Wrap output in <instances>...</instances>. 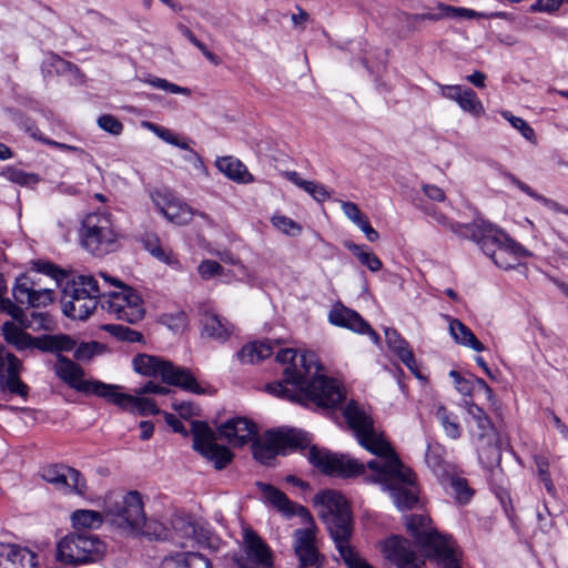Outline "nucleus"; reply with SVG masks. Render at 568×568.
<instances>
[{
    "mask_svg": "<svg viewBox=\"0 0 568 568\" xmlns=\"http://www.w3.org/2000/svg\"><path fill=\"white\" fill-rule=\"evenodd\" d=\"M95 347L97 343L82 344L75 349L74 357L79 361H88L94 355Z\"/></svg>",
    "mask_w": 568,
    "mask_h": 568,
    "instance_id": "obj_62",
    "label": "nucleus"
},
{
    "mask_svg": "<svg viewBox=\"0 0 568 568\" xmlns=\"http://www.w3.org/2000/svg\"><path fill=\"white\" fill-rule=\"evenodd\" d=\"M276 362L283 366V377L265 386L271 395L298 404L313 402L323 407H335L345 398L339 382L322 373L323 366L314 352L283 348L277 352Z\"/></svg>",
    "mask_w": 568,
    "mask_h": 568,
    "instance_id": "obj_2",
    "label": "nucleus"
},
{
    "mask_svg": "<svg viewBox=\"0 0 568 568\" xmlns=\"http://www.w3.org/2000/svg\"><path fill=\"white\" fill-rule=\"evenodd\" d=\"M449 376L454 379L455 387L462 395H470L473 384L469 379L462 377L457 371H450Z\"/></svg>",
    "mask_w": 568,
    "mask_h": 568,
    "instance_id": "obj_59",
    "label": "nucleus"
},
{
    "mask_svg": "<svg viewBox=\"0 0 568 568\" xmlns=\"http://www.w3.org/2000/svg\"><path fill=\"white\" fill-rule=\"evenodd\" d=\"M1 176L20 186L34 187L39 182V176L34 173L26 172L21 169L7 166L2 170Z\"/></svg>",
    "mask_w": 568,
    "mask_h": 568,
    "instance_id": "obj_43",
    "label": "nucleus"
},
{
    "mask_svg": "<svg viewBox=\"0 0 568 568\" xmlns=\"http://www.w3.org/2000/svg\"><path fill=\"white\" fill-rule=\"evenodd\" d=\"M436 419L444 429V433L450 439H458L462 436V426L458 416L449 412L445 406L438 405L434 413Z\"/></svg>",
    "mask_w": 568,
    "mask_h": 568,
    "instance_id": "obj_42",
    "label": "nucleus"
},
{
    "mask_svg": "<svg viewBox=\"0 0 568 568\" xmlns=\"http://www.w3.org/2000/svg\"><path fill=\"white\" fill-rule=\"evenodd\" d=\"M466 412L470 418V435L476 446L479 462L494 474L499 473L501 449L498 434L484 409L473 402H465Z\"/></svg>",
    "mask_w": 568,
    "mask_h": 568,
    "instance_id": "obj_9",
    "label": "nucleus"
},
{
    "mask_svg": "<svg viewBox=\"0 0 568 568\" xmlns=\"http://www.w3.org/2000/svg\"><path fill=\"white\" fill-rule=\"evenodd\" d=\"M272 225L287 236H297L302 232V226L285 215L276 214L271 217Z\"/></svg>",
    "mask_w": 568,
    "mask_h": 568,
    "instance_id": "obj_51",
    "label": "nucleus"
},
{
    "mask_svg": "<svg viewBox=\"0 0 568 568\" xmlns=\"http://www.w3.org/2000/svg\"><path fill=\"white\" fill-rule=\"evenodd\" d=\"M327 321L333 326L345 328L359 335H367L375 345H379L381 343L378 334L372 328L369 323L356 311L346 307L341 302H336L332 305Z\"/></svg>",
    "mask_w": 568,
    "mask_h": 568,
    "instance_id": "obj_22",
    "label": "nucleus"
},
{
    "mask_svg": "<svg viewBox=\"0 0 568 568\" xmlns=\"http://www.w3.org/2000/svg\"><path fill=\"white\" fill-rule=\"evenodd\" d=\"M142 126L154 133L159 139L166 142L168 144L174 145L182 150H189V143L185 140H181L179 135H176L171 130L149 121H143Z\"/></svg>",
    "mask_w": 568,
    "mask_h": 568,
    "instance_id": "obj_45",
    "label": "nucleus"
},
{
    "mask_svg": "<svg viewBox=\"0 0 568 568\" xmlns=\"http://www.w3.org/2000/svg\"><path fill=\"white\" fill-rule=\"evenodd\" d=\"M201 323L202 334L220 343L226 342L233 333V325L213 312L204 313Z\"/></svg>",
    "mask_w": 568,
    "mask_h": 568,
    "instance_id": "obj_33",
    "label": "nucleus"
},
{
    "mask_svg": "<svg viewBox=\"0 0 568 568\" xmlns=\"http://www.w3.org/2000/svg\"><path fill=\"white\" fill-rule=\"evenodd\" d=\"M0 568H53V562L43 550L0 542Z\"/></svg>",
    "mask_w": 568,
    "mask_h": 568,
    "instance_id": "obj_20",
    "label": "nucleus"
},
{
    "mask_svg": "<svg viewBox=\"0 0 568 568\" xmlns=\"http://www.w3.org/2000/svg\"><path fill=\"white\" fill-rule=\"evenodd\" d=\"M423 191L427 197L434 201L443 202L445 200V193L444 191L432 184H426L423 186Z\"/></svg>",
    "mask_w": 568,
    "mask_h": 568,
    "instance_id": "obj_64",
    "label": "nucleus"
},
{
    "mask_svg": "<svg viewBox=\"0 0 568 568\" xmlns=\"http://www.w3.org/2000/svg\"><path fill=\"white\" fill-rule=\"evenodd\" d=\"M301 521L305 527L296 529L293 534V549L300 562L298 567L320 568L323 557L320 554L314 519L310 514V519H301Z\"/></svg>",
    "mask_w": 568,
    "mask_h": 568,
    "instance_id": "obj_16",
    "label": "nucleus"
},
{
    "mask_svg": "<svg viewBox=\"0 0 568 568\" xmlns=\"http://www.w3.org/2000/svg\"><path fill=\"white\" fill-rule=\"evenodd\" d=\"M538 475L548 493L554 494L555 488L548 471V463L545 459L537 460Z\"/></svg>",
    "mask_w": 568,
    "mask_h": 568,
    "instance_id": "obj_58",
    "label": "nucleus"
},
{
    "mask_svg": "<svg viewBox=\"0 0 568 568\" xmlns=\"http://www.w3.org/2000/svg\"><path fill=\"white\" fill-rule=\"evenodd\" d=\"M42 70L48 74L79 73V69L75 65L53 53H49L45 57L42 63Z\"/></svg>",
    "mask_w": 568,
    "mask_h": 568,
    "instance_id": "obj_44",
    "label": "nucleus"
},
{
    "mask_svg": "<svg viewBox=\"0 0 568 568\" xmlns=\"http://www.w3.org/2000/svg\"><path fill=\"white\" fill-rule=\"evenodd\" d=\"M171 529L155 519L143 518V524L133 535H142L154 540H171L176 546L213 548L217 538L211 531L206 523L192 520L185 516H174L171 520Z\"/></svg>",
    "mask_w": 568,
    "mask_h": 568,
    "instance_id": "obj_3",
    "label": "nucleus"
},
{
    "mask_svg": "<svg viewBox=\"0 0 568 568\" xmlns=\"http://www.w3.org/2000/svg\"><path fill=\"white\" fill-rule=\"evenodd\" d=\"M2 333L4 339L13 345L18 351H26L38 348L40 349L41 338H33L31 335L26 333L23 329L18 327L12 322H6L2 325Z\"/></svg>",
    "mask_w": 568,
    "mask_h": 568,
    "instance_id": "obj_36",
    "label": "nucleus"
},
{
    "mask_svg": "<svg viewBox=\"0 0 568 568\" xmlns=\"http://www.w3.org/2000/svg\"><path fill=\"white\" fill-rule=\"evenodd\" d=\"M344 215L355 226H357L369 242H376L379 239L378 232L371 225L368 216L363 213L359 206L351 201H337Z\"/></svg>",
    "mask_w": 568,
    "mask_h": 568,
    "instance_id": "obj_34",
    "label": "nucleus"
},
{
    "mask_svg": "<svg viewBox=\"0 0 568 568\" xmlns=\"http://www.w3.org/2000/svg\"><path fill=\"white\" fill-rule=\"evenodd\" d=\"M102 300V284L92 275H79L63 288L62 312L69 318L84 321Z\"/></svg>",
    "mask_w": 568,
    "mask_h": 568,
    "instance_id": "obj_10",
    "label": "nucleus"
},
{
    "mask_svg": "<svg viewBox=\"0 0 568 568\" xmlns=\"http://www.w3.org/2000/svg\"><path fill=\"white\" fill-rule=\"evenodd\" d=\"M449 487L455 495V498L460 504H466L470 500L474 491L468 486L466 479L458 476H448Z\"/></svg>",
    "mask_w": 568,
    "mask_h": 568,
    "instance_id": "obj_50",
    "label": "nucleus"
},
{
    "mask_svg": "<svg viewBox=\"0 0 568 568\" xmlns=\"http://www.w3.org/2000/svg\"><path fill=\"white\" fill-rule=\"evenodd\" d=\"M236 562L242 568H271L273 565L271 548L250 527L242 530L241 555Z\"/></svg>",
    "mask_w": 568,
    "mask_h": 568,
    "instance_id": "obj_17",
    "label": "nucleus"
},
{
    "mask_svg": "<svg viewBox=\"0 0 568 568\" xmlns=\"http://www.w3.org/2000/svg\"><path fill=\"white\" fill-rule=\"evenodd\" d=\"M144 81L148 84H150L151 87L162 90V91H165V92H170L173 94H182V95H186V97L191 95V90L189 88L178 85V84L172 83L163 78L149 77Z\"/></svg>",
    "mask_w": 568,
    "mask_h": 568,
    "instance_id": "obj_52",
    "label": "nucleus"
},
{
    "mask_svg": "<svg viewBox=\"0 0 568 568\" xmlns=\"http://www.w3.org/2000/svg\"><path fill=\"white\" fill-rule=\"evenodd\" d=\"M41 477L65 494H75L80 497L88 495V485L83 475L64 465H49L42 468Z\"/></svg>",
    "mask_w": 568,
    "mask_h": 568,
    "instance_id": "obj_21",
    "label": "nucleus"
},
{
    "mask_svg": "<svg viewBox=\"0 0 568 568\" xmlns=\"http://www.w3.org/2000/svg\"><path fill=\"white\" fill-rule=\"evenodd\" d=\"M438 9H439L438 13L427 12V13L422 14L420 17L423 19H428V20H438L443 16H449L452 13H457L458 12V13H462V14H468L470 12L469 10H466V9H462V8L457 9V8H452V7L444 6V4H439Z\"/></svg>",
    "mask_w": 568,
    "mask_h": 568,
    "instance_id": "obj_57",
    "label": "nucleus"
},
{
    "mask_svg": "<svg viewBox=\"0 0 568 568\" xmlns=\"http://www.w3.org/2000/svg\"><path fill=\"white\" fill-rule=\"evenodd\" d=\"M106 519L126 534H134L143 524L144 501L142 495L131 490L105 505Z\"/></svg>",
    "mask_w": 568,
    "mask_h": 568,
    "instance_id": "obj_15",
    "label": "nucleus"
},
{
    "mask_svg": "<svg viewBox=\"0 0 568 568\" xmlns=\"http://www.w3.org/2000/svg\"><path fill=\"white\" fill-rule=\"evenodd\" d=\"M103 398L132 414L148 416L160 413L154 400L135 390L134 394L123 393L122 386L120 385L109 384V388L105 390Z\"/></svg>",
    "mask_w": 568,
    "mask_h": 568,
    "instance_id": "obj_23",
    "label": "nucleus"
},
{
    "mask_svg": "<svg viewBox=\"0 0 568 568\" xmlns=\"http://www.w3.org/2000/svg\"><path fill=\"white\" fill-rule=\"evenodd\" d=\"M446 318L448 321L449 334L455 343L468 347L478 353L485 351L484 344L463 322L450 316H447Z\"/></svg>",
    "mask_w": 568,
    "mask_h": 568,
    "instance_id": "obj_35",
    "label": "nucleus"
},
{
    "mask_svg": "<svg viewBox=\"0 0 568 568\" xmlns=\"http://www.w3.org/2000/svg\"><path fill=\"white\" fill-rule=\"evenodd\" d=\"M214 164L223 175L237 184H250L254 182L253 174L247 170L246 165L235 156H217Z\"/></svg>",
    "mask_w": 568,
    "mask_h": 568,
    "instance_id": "obj_31",
    "label": "nucleus"
},
{
    "mask_svg": "<svg viewBox=\"0 0 568 568\" xmlns=\"http://www.w3.org/2000/svg\"><path fill=\"white\" fill-rule=\"evenodd\" d=\"M197 271L203 280H210L220 274L222 266L215 261L205 260L199 265Z\"/></svg>",
    "mask_w": 568,
    "mask_h": 568,
    "instance_id": "obj_56",
    "label": "nucleus"
},
{
    "mask_svg": "<svg viewBox=\"0 0 568 568\" xmlns=\"http://www.w3.org/2000/svg\"><path fill=\"white\" fill-rule=\"evenodd\" d=\"M103 328L121 341L134 343L142 339V334L140 332L133 331L123 325L108 324Z\"/></svg>",
    "mask_w": 568,
    "mask_h": 568,
    "instance_id": "obj_53",
    "label": "nucleus"
},
{
    "mask_svg": "<svg viewBox=\"0 0 568 568\" xmlns=\"http://www.w3.org/2000/svg\"><path fill=\"white\" fill-rule=\"evenodd\" d=\"M151 200L160 213L171 223L184 225L193 217V210L168 190L151 192Z\"/></svg>",
    "mask_w": 568,
    "mask_h": 568,
    "instance_id": "obj_26",
    "label": "nucleus"
},
{
    "mask_svg": "<svg viewBox=\"0 0 568 568\" xmlns=\"http://www.w3.org/2000/svg\"><path fill=\"white\" fill-rule=\"evenodd\" d=\"M386 344L402 363L419 379L423 378L408 342L394 328L384 329Z\"/></svg>",
    "mask_w": 568,
    "mask_h": 568,
    "instance_id": "obj_30",
    "label": "nucleus"
},
{
    "mask_svg": "<svg viewBox=\"0 0 568 568\" xmlns=\"http://www.w3.org/2000/svg\"><path fill=\"white\" fill-rule=\"evenodd\" d=\"M283 175L297 187L308 193L315 201L324 202L329 197L327 189L315 181H307L301 178L296 171H285Z\"/></svg>",
    "mask_w": 568,
    "mask_h": 568,
    "instance_id": "obj_39",
    "label": "nucleus"
},
{
    "mask_svg": "<svg viewBox=\"0 0 568 568\" xmlns=\"http://www.w3.org/2000/svg\"><path fill=\"white\" fill-rule=\"evenodd\" d=\"M22 363L0 345V383L12 394L24 396L27 386L20 379Z\"/></svg>",
    "mask_w": 568,
    "mask_h": 568,
    "instance_id": "obj_27",
    "label": "nucleus"
},
{
    "mask_svg": "<svg viewBox=\"0 0 568 568\" xmlns=\"http://www.w3.org/2000/svg\"><path fill=\"white\" fill-rule=\"evenodd\" d=\"M220 258H221V261H223L225 263L236 265L239 268V275L241 276V278L246 280L247 282H252V276H251L250 272L247 271V268L244 265H242L241 263H239V261L230 252L222 253L220 255Z\"/></svg>",
    "mask_w": 568,
    "mask_h": 568,
    "instance_id": "obj_60",
    "label": "nucleus"
},
{
    "mask_svg": "<svg viewBox=\"0 0 568 568\" xmlns=\"http://www.w3.org/2000/svg\"><path fill=\"white\" fill-rule=\"evenodd\" d=\"M159 568H212V564L200 552L180 551L164 557Z\"/></svg>",
    "mask_w": 568,
    "mask_h": 568,
    "instance_id": "obj_32",
    "label": "nucleus"
},
{
    "mask_svg": "<svg viewBox=\"0 0 568 568\" xmlns=\"http://www.w3.org/2000/svg\"><path fill=\"white\" fill-rule=\"evenodd\" d=\"M120 233L114 227L112 214L104 210L88 213L80 229L82 247L95 256H103L119 247Z\"/></svg>",
    "mask_w": 568,
    "mask_h": 568,
    "instance_id": "obj_11",
    "label": "nucleus"
},
{
    "mask_svg": "<svg viewBox=\"0 0 568 568\" xmlns=\"http://www.w3.org/2000/svg\"><path fill=\"white\" fill-rule=\"evenodd\" d=\"M308 440L307 434L298 429L268 430L253 442V456L261 464L270 465L278 454L285 455L291 449L306 445Z\"/></svg>",
    "mask_w": 568,
    "mask_h": 568,
    "instance_id": "obj_14",
    "label": "nucleus"
},
{
    "mask_svg": "<svg viewBox=\"0 0 568 568\" xmlns=\"http://www.w3.org/2000/svg\"><path fill=\"white\" fill-rule=\"evenodd\" d=\"M500 115L507 121L509 122V124L516 129L517 131L520 132V134L523 135L524 139H526L527 141L531 142V143H535L536 142V134H535V131L534 129L528 124V122L526 120H524L523 118H519V116H516L514 115L510 111L508 110H503L500 111Z\"/></svg>",
    "mask_w": 568,
    "mask_h": 568,
    "instance_id": "obj_48",
    "label": "nucleus"
},
{
    "mask_svg": "<svg viewBox=\"0 0 568 568\" xmlns=\"http://www.w3.org/2000/svg\"><path fill=\"white\" fill-rule=\"evenodd\" d=\"M337 550L348 568H374L351 545L346 542Z\"/></svg>",
    "mask_w": 568,
    "mask_h": 568,
    "instance_id": "obj_49",
    "label": "nucleus"
},
{
    "mask_svg": "<svg viewBox=\"0 0 568 568\" xmlns=\"http://www.w3.org/2000/svg\"><path fill=\"white\" fill-rule=\"evenodd\" d=\"M220 438L225 439L230 445L241 447L257 434L256 425L247 418L235 417L229 419L217 428Z\"/></svg>",
    "mask_w": 568,
    "mask_h": 568,
    "instance_id": "obj_29",
    "label": "nucleus"
},
{
    "mask_svg": "<svg viewBox=\"0 0 568 568\" xmlns=\"http://www.w3.org/2000/svg\"><path fill=\"white\" fill-rule=\"evenodd\" d=\"M144 245L145 248L151 253V255L154 256L160 262H163L176 270L181 267L178 257L171 251L160 246L158 239H149L145 241Z\"/></svg>",
    "mask_w": 568,
    "mask_h": 568,
    "instance_id": "obj_46",
    "label": "nucleus"
},
{
    "mask_svg": "<svg viewBox=\"0 0 568 568\" xmlns=\"http://www.w3.org/2000/svg\"><path fill=\"white\" fill-rule=\"evenodd\" d=\"M135 392L142 395L146 394H166L169 393V389L166 387H163L154 382H148L142 387L136 388Z\"/></svg>",
    "mask_w": 568,
    "mask_h": 568,
    "instance_id": "obj_63",
    "label": "nucleus"
},
{
    "mask_svg": "<svg viewBox=\"0 0 568 568\" xmlns=\"http://www.w3.org/2000/svg\"><path fill=\"white\" fill-rule=\"evenodd\" d=\"M407 531L424 549L426 555L436 561L438 568H460V550L456 541L440 535L432 526V520L426 515H412L405 519Z\"/></svg>",
    "mask_w": 568,
    "mask_h": 568,
    "instance_id": "obj_5",
    "label": "nucleus"
},
{
    "mask_svg": "<svg viewBox=\"0 0 568 568\" xmlns=\"http://www.w3.org/2000/svg\"><path fill=\"white\" fill-rule=\"evenodd\" d=\"M7 282L0 274V312L10 315L21 326L29 327L24 311L19 305L33 308L45 307L55 298V292L51 288L37 287V282L29 274H21L12 286V296L17 304L6 297Z\"/></svg>",
    "mask_w": 568,
    "mask_h": 568,
    "instance_id": "obj_6",
    "label": "nucleus"
},
{
    "mask_svg": "<svg viewBox=\"0 0 568 568\" xmlns=\"http://www.w3.org/2000/svg\"><path fill=\"white\" fill-rule=\"evenodd\" d=\"M425 462L433 474L444 480L448 476V465L444 460V448L439 444H428Z\"/></svg>",
    "mask_w": 568,
    "mask_h": 568,
    "instance_id": "obj_40",
    "label": "nucleus"
},
{
    "mask_svg": "<svg viewBox=\"0 0 568 568\" xmlns=\"http://www.w3.org/2000/svg\"><path fill=\"white\" fill-rule=\"evenodd\" d=\"M256 486L264 501L273 506L283 516L287 518L298 516L301 519H310V511L305 507L290 500L287 496L276 487L265 483H256Z\"/></svg>",
    "mask_w": 568,
    "mask_h": 568,
    "instance_id": "obj_28",
    "label": "nucleus"
},
{
    "mask_svg": "<svg viewBox=\"0 0 568 568\" xmlns=\"http://www.w3.org/2000/svg\"><path fill=\"white\" fill-rule=\"evenodd\" d=\"M103 287L101 306L118 320L134 324L145 315L144 302L141 295L120 280L105 273H100Z\"/></svg>",
    "mask_w": 568,
    "mask_h": 568,
    "instance_id": "obj_8",
    "label": "nucleus"
},
{
    "mask_svg": "<svg viewBox=\"0 0 568 568\" xmlns=\"http://www.w3.org/2000/svg\"><path fill=\"white\" fill-rule=\"evenodd\" d=\"M98 125L100 129L112 135H120L123 131V124L111 114L101 115L98 119Z\"/></svg>",
    "mask_w": 568,
    "mask_h": 568,
    "instance_id": "obj_55",
    "label": "nucleus"
},
{
    "mask_svg": "<svg viewBox=\"0 0 568 568\" xmlns=\"http://www.w3.org/2000/svg\"><path fill=\"white\" fill-rule=\"evenodd\" d=\"M381 552L396 568H424V560L419 559L408 540L400 536H390L379 542Z\"/></svg>",
    "mask_w": 568,
    "mask_h": 568,
    "instance_id": "obj_24",
    "label": "nucleus"
},
{
    "mask_svg": "<svg viewBox=\"0 0 568 568\" xmlns=\"http://www.w3.org/2000/svg\"><path fill=\"white\" fill-rule=\"evenodd\" d=\"M75 343L69 336L55 335L44 336L40 342V349L45 352H69L72 351Z\"/></svg>",
    "mask_w": 568,
    "mask_h": 568,
    "instance_id": "obj_47",
    "label": "nucleus"
},
{
    "mask_svg": "<svg viewBox=\"0 0 568 568\" xmlns=\"http://www.w3.org/2000/svg\"><path fill=\"white\" fill-rule=\"evenodd\" d=\"M33 270L38 273L44 274L53 278L57 283H59L62 278L65 277V273L48 261H37L33 263Z\"/></svg>",
    "mask_w": 568,
    "mask_h": 568,
    "instance_id": "obj_54",
    "label": "nucleus"
},
{
    "mask_svg": "<svg viewBox=\"0 0 568 568\" xmlns=\"http://www.w3.org/2000/svg\"><path fill=\"white\" fill-rule=\"evenodd\" d=\"M132 363L134 371L140 375L161 377L166 384L182 387L195 394L203 392L189 369L174 366L171 362L161 357L139 354L133 358Z\"/></svg>",
    "mask_w": 568,
    "mask_h": 568,
    "instance_id": "obj_13",
    "label": "nucleus"
},
{
    "mask_svg": "<svg viewBox=\"0 0 568 568\" xmlns=\"http://www.w3.org/2000/svg\"><path fill=\"white\" fill-rule=\"evenodd\" d=\"M70 520L73 531L95 530L102 526L103 516L97 510L77 509L71 514Z\"/></svg>",
    "mask_w": 568,
    "mask_h": 568,
    "instance_id": "obj_38",
    "label": "nucleus"
},
{
    "mask_svg": "<svg viewBox=\"0 0 568 568\" xmlns=\"http://www.w3.org/2000/svg\"><path fill=\"white\" fill-rule=\"evenodd\" d=\"M54 372L59 378L70 387L84 394H93L103 398L109 384L95 379H85L82 368L69 358L59 356L54 364Z\"/></svg>",
    "mask_w": 568,
    "mask_h": 568,
    "instance_id": "obj_19",
    "label": "nucleus"
},
{
    "mask_svg": "<svg viewBox=\"0 0 568 568\" xmlns=\"http://www.w3.org/2000/svg\"><path fill=\"white\" fill-rule=\"evenodd\" d=\"M314 506L326 524L336 548L348 542L353 528L345 497L335 490H324L314 496Z\"/></svg>",
    "mask_w": 568,
    "mask_h": 568,
    "instance_id": "obj_12",
    "label": "nucleus"
},
{
    "mask_svg": "<svg viewBox=\"0 0 568 568\" xmlns=\"http://www.w3.org/2000/svg\"><path fill=\"white\" fill-rule=\"evenodd\" d=\"M187 151H189V155L185 156V160L193 165L195 171H197L200 174H202L204 176H207L209 171H207V168L205 166L202 158L195 151L191 150L190 148Z\"/></svg>",
    "mask_w": 568,
    "mask_h": 568,
    "instance_id": "obj_61",
    "label": "nucleus"
},
{
    "mask_svg": "<svg viewBox=\"0 0 568 568\" xmlns=\"http://www.w3.org/2000/svg\"><path fill=\"white\" fill-rule=\"evenodd\" d=\"M105 541L90 531H70L62 536L54 548L53 568H80L100 562L106 555Z\"/></svg>",
    "mask_w": 568,
    "mask_h": 568,
    "instance_id": "obj_4",
    "label": "nucleus"
},
{
    "mask_svg": "<svg viewBox=\"0 0 568 568\" xmlns=\"http://www.w3.org/2000/svg\"><path fill=\"white\" fill-rule=\"evenodd\" d=\"M343 415L358 444L376 457L365 464L343 454L312 446L307 449L308 462L322 473L337 477L365 474L367 480L381 485L398 510H407L419 504V486L413 470L404 465L390 444L374 426L369 409L355 400L344 408Z\"/></svg>",
    "mask_w": 568,
    "mask_h": 568,
    "instance_id": "obj_1",
    "label": "nucleus"
},
{
    "mask_svg": "<svg viewBox=\"0 0 568 568\" xmlns=\"http://www.w3.org/2000/svg\"><path fill=\"white\" fill-rule=\"evenodd\" d=\"M273 352L274 347L270 341L253 342L244 345L237 357L244 364H254L270 357Z\"/></svg>",
    "mask_w": 568,
    "mask_h": 568,
    "instance_id": "obj_37",
    "label": "nucleus"
},
{
    "mask_svg": "<svg viewBox=\"0 0 568 568\" xmlns=\"http://www.w3.org/2000/svg\"><path fill=\"white\" fill-rule=\"evenodd\" d=\"M435 85L443 99L456 103L464 113L473 118L485 114V106L471 88L462 84H442L439 82H435Z\"/></svg>",
    "mask_w": 568,
    "mask_h": 568,
    "instance_id": "obj_25",
    "label": "nucleus"
},
{
    "mask_svg": "<svg viewBox=\"0 0 568 568\" xmlns=\"http://www.w3.org/2000/svg\"><path fill=\"white\" fill-rule=\"evenodd\" d=\"M473 237L481 251L498 267L504 270L514 268L521 258L530 256V253L525 247L486 221H478L473 224Z\"/></svg>",
    "mask_w": 568,
    "mask_h": 568,
    "instance_id": "obj_7",
    "label": "nucleus"
},
{
    "mask_svg": "<svg viewBox=\"0 0 568 568\" xmlns=\"http://www.w3.org/2000/svg\"><path fill=\"white\" fill-rule=\"evenodd\" d=\"M193 447L204 458L212 462L216 469H223L231 463L233 454L224 446L215 442L214 434L207 424L192 423Z\"/></svg>",
    "mask_w": 568,
    "mask_h": 568,
    "instance_id": "obj_18",
    "label": "nucleus"
},
{
    "mask_svg": "<svg viewBox=\"0 0 568 568\" xmlns=\"http://www.w3.org/2000/svg\"><path fill=\"white\" fill-rule=\"evenodd\" d=\"M344 246L371 272H378L383 267L381 258L368 246L355 244L352 241H346Z\"/></svg>",
    "mask_w": 568,
    "mask_h": 568,
    "instance_id": "obj_41",
    "label": "nucleus"
}]
</instances>
